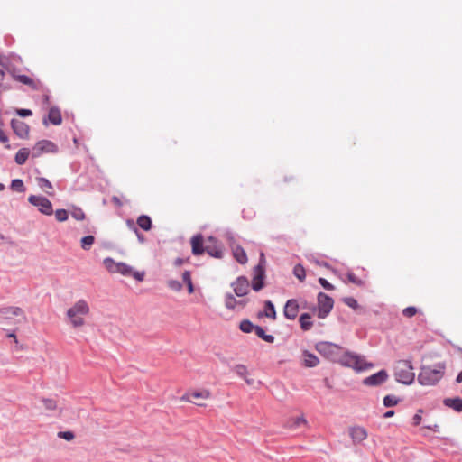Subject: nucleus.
Here are the masks:
<instances>
[{
    "label": "nucleus",
    "mask_w": 462,
    "mask_h": 462,
    "mask_svg": "<svg viewBox=\"0 0 462 462\" xmlns=\"http://www.w3.org/2000/svg\"><path fill=\"white\" fill-rule=\"evenodd\" d=\"M90 313V307L87 300H78L66 311V317L69 324L73 328H79L86 324V318Z\"/></svg>",
    "instance_id": "1"
},
{
    "label": "nucleus",
    "mask_w": 462,
    "mask_h": 462,
    "mask_svg": "<svg viewBox=\"0 0 462 462\" xmlns=\"http://www.w3.org/2000/svg\"><path fill=\"white\" fill-rule=\"evenodd\" d=\"M444 371L443 363H439L434 367L423 366L418 375V381L421 385H434L443 377Z\"/></svg>",
    "instance_id": "2"
},
{
    "label": "nucleus",
    "mask_w": 462,
    "mask_h": 462,
    "mask_svg": "<svg viewBox=\"0 0 462 462\" xmlns=\"http://www.w3.org/2000/svg\"><path fill=\"white\" fill-rule=\"evenodd\" d=\"M103 263L110 273H118L124 276H133L138 282L143 281L144 272L134 271L133 267L125 263H116L110 257L105 258Z\"/></svg>",
    "instance_id": "3"
},
{
    "label": "nucleus",
    "mask_w": 462,
    "mask_h": 462,
    "mask_svg": "<svg viewBox=\"0 0 462 462\" xmlns=\"http://www.w3.org/2000/svg\"><path fill=\"white\" fill-rule=\"evenodd\" d=\"M338 363L344 366L351 367L356 372H362L374 366L372 363L366 362L364 356L350 352L342 354Z\"/></svg>",
    "instance_id": "4"
},
{
    "label": "nucleus",
    "mask_w": 462,
    "mask_h": 462,
    "mask_svg": "<svg viewBox=\"0 0 462 462\" xmlns=\"http://www.w3.org/2000/svg\"><path fill=\"white\" fill-rule=\"evenodd\" d=\"M396 381L403 384H411L415 379L413 366L408 360H399L394 366Z\"/></svg>",
    "instance_id": "5"
},
{
    "label": "nucleus",
    "mask_w": 462,
    "mask_h": 462,
    "mask_svg": "<svg viewBox=\"0 0 462 462\" xmlns=\"http://www.w3.org/2000/svg\"><path fill=\"white\" fill-rule=\"evenodd\" d=\"M316 349L327 358L338 362L341 357V347L330 342H320L316 346Z\"/></svg>",
    "instance_id": "6"
},
{
    "label": "nucleus",
    "mask_w": 462,
    "mask_h": 462,
    "mask_svg": "<svg viewBox=\"0 0 462 462\" xmlns=\"http://www.w3.org/2000/svg\"><path fill=\"white\" fill-rule=\"evenodd\" d=\"M334 306V300L331 297L319 292L318 294V317L319 319H325L332 310Z\"/></svg>",
    "instance_id": "7"
},
{
    "label": "nucleus",
    "mask_w": 462,
    "mask_h": 462,
    "mask_svg": "<svg viewBox=\"0 0 462 462\" xmlns=\"http://www.w3.org/2000/svg\"><path fill=\"white\" fill-rule=\"evenodd\" d=\"M264 263L263 254H261V261L254 269V277L252 281V287L255 291L263 288V279L265 277V271L263 263Z\"/></svg>",
    "instance_id": "8"
},
{
    "label": "nucleus",
    "mask_w": 462,
    "mask_h": 462,
    "mask_svg": "<svg viewBox=\"0 0 462 462\" xmlns=\"http://www.w3.org/2000/svg\"><path fill=\"white\" fill-rule=\"evenodd\" d=\"M28 201L32 205L37 207L41 213L48 216L52 214V205L47 198L42 196L31 195L28 198Z\"/></svg>",
    "instance_id": "9"
},
{
    "label": "nucleus",
    "mask_w": 462,
    "mask_h": 462,
    "mask_svg": "<svg viewBox=\"0 0 462 462\" xmlns=\"http://www.w3.org/2000/svg\"><path fill=\"white\" fill-rule=\"evenodd\" d=\"M58 150V146L51 141L42 140L36 143L32 148V157H39L42 153H56Z\"/></svg>",
    "instance_id": "10"
},
{
    "label": "nucleus",
    "mask_w": 462,
    "mask_h": 462,
    "mask_svg": "<svg viewBox=\"0 0 462 462\" xmlns=\"http://www.w3.org/2000/svg\"><path fill=\"white\" fill-rule=\"evenodd\" d=\"M210 396H211L210 391L207 390V389H203L201 391H193V392H189V393H185L184 395H182L181 401L187 402H191V403H194V404H196L198 406H205L204 403L199 402H196L193 399L208 400V399L210 398Z\"/></svg>",
    "instance_id": "11"
},
{
    "label": "nucleus",
    "mask_w": 462,
    "mask_h": 462,
    "mask_svg": "<svg viewBox=\"0 0 462 462\" xmlns=\"http://www.w3.org/2000/svg\"><path fill=\"white\" fill-rule=\"evenodd\" d=\"M14 317L21 318L23 322L27 320L24 311L19 307L10 306L0 309L1 319H12Z\"/></svg>",
    "instance_id": "12"
},
{
    "label": "nucleus",
    "mask_w": 462,
    "mask_h": 462,
    "mask_svg": "<svg viewBox=\"0 0 462 462\" xmlns=\"http://www.w3.org/2000/svg\"><path fill=\"white\" fill-rule=\"evenodd\" d=\"M205 252H207L210 256L217 259L223 257L222 245L213 236H209L208 238Z\"/></svg>",
    "instance_id": "13"
},
{
    "label": "nucleus",
    "mask_w": 462,
    "mask_h": 462,
    "mask_svg": "<svg viewBox=\"0 0 462 462\" xmlns=\"http://www.w3.org/2000/svg\"><path fill=\"white\" fill-rule=\"evenodd\" d=\"M234 292L238 297L245 296L249 291V282L246 277L240 276L231 284Z\"/></svg>",
    "instance_id": "14"
},
{
    "label": "nucleus",
    "mask_w": 462,
    "mask_h": 462,
    "mask_svg": "<svg viewBox=\"0 0 462 462\" xmlns=\"http://www.w3.org/2000/svg\"><path fill=\"white\" fill-rule=\"evenodd\" d=\"M348 433L355 445L361 444L368 437L367 430L361 426L350 427Z\"/></svg>",
    "instance_id": "15"
},
{
    "label": "nucleus",
    "mask_w": 462,
    "mask_h": 462,
    "mask_svg": "<svg viewBox=\"0 0 462 462\" xmlns=\"http://www.w3.org/2000/svg\"><path fill=\"white\" fill-rule=\"evenodd\" d=\"M388 379V374L385 370H381L363 380V384L366 386H378Z\"/></svg>",
    "instance_id": "16"
},
{
    "label": "nucleus",
    "mask_w": 462,
    "mask_h": 462,
    "mask_svg": "<svg viewBox=\"0 0 462 462\" xmlns=\"http://www.w3.org/2000/svg\"><path fill=\"white\" fill-rule=\"evenodd\" d=\"M11 126L14 132L23 139H25L29 135V126L24 122L19 119H12Z\"/></svg>",
    "instance_id": "17"
},
{
    "label": "nucleus",
    "mask_w": 462,
    "mask_h": 462,
    "mask_svg": "<svg viewBox=\"0 0 462 462\" xmlns=\"http://www.w3.org/2000/svg\"><path fill=\"white\" fill-rule=\"evenodd\" d=\"M299 312V304L297 300L291 299L287 300L284 306L283 313L284 316L291 320L296 319Z\"/></svg>",
    "instance_id": "18"
},
{
    "label": "nucleus",
    "mask_w": 462,
    "mask_h": 462,
    "mask_svg": "<svg viewBox=\"0 0 462 462\" xmlns=\"http://www.w3.org/2000/svg\"><path fill=\"white\" fill-rule=\"evenodd\" d=\"M192 254L194 255H200L205 252L203 246V237L201 235H196L191 238Z\"/></svg>",
    "instance_id": "19"
},
{
    "label": "nucleus",
    "mask_w": 462,
    "mask_h": 462,
    "mask_svg": "<svg viewBox=\"0 0 462 462\" xmlns=\"http://www.w3.org/2000/svg\"><path fill=\"white\" fill-rule=\"evenodd\" d=\"M302 363L306 367H314L319 364V358L309 351H303Z\"/></svg>",
    "instance_id": "20"
},
{
    "label": "nucleus",
    "mask_w": 462,
    "mask_h": 462,
    "mask_svg": "<svg viewBox=\"0 0 462 462\" xmlns=\"http://www.w3.org/2000/svg\"><path fill=\"white\" fill-rule=\"evenodd\" d=\"M232 251L234 257L239 263L245 264L247 262L246 253L240 245H232Z\"/></svg>",
    "instance_id": "21"
},
{
    "label": "nucleus",
    "mask_w": 462,
    "mask_h": 462,
    "mask_svg": "<svg viewBox=\"0 0 462 462\" xmlns=\"http://www.w3.org/2000/svg\"><path fill=\"white\" fill-rule=\"evenodd\" d=\"M234 370H235V372L236 373V374L238 376H240L243 379H245V383L248 385H253L254 384V379L248 377L247 368L244 365H236Z\"/></svg>",
    "instance_id": "22"
},
{
    "label": "nucleus",
    "mask_w": 462,
    "mask_h": 462,
    "mask_svg": "<svg viewBox=\"0 0 462 462\" xmlns=\"http://www.w3.org/2000/svg\"><path fill=\"white\" fill-rule=\"evenodd\" d=\"M445 406L452 408L456 411H462V399L457 398H446L443 401Z\"/></svg>",
    "instance_id": "23"
},
{
    "label": "nucleus",
    "mask_w": 462,
    "mask_h": 462,
    "mask_svg": "<svg viewBox=\"0 0 462 462\" xmlns=\"http://www.w3.org/2000/svg\"><path fill=\"white\" fill-rule=\"evenodd\" d=\"M48 118L49 121L55 125H60L62 121L60 111L56 107H51L50 109Z\"/></svg>",
    "instance_id": "24"
},
{
    "label": "nucleus",
    "mask_w": 462,
    "mask_h": 462,
    "mask_svg": "<svg viewBox=\"0 0 462 462\" xmlns=\"http://www.w3.org/2000/svg\"><path fill=\"white\" fill-rule=\"evenodd\" d=\"M43 408L49 411H59L58 402L52 398H42L41 400Z\"/></svg>",
    "instance_id": "25"
},
{
    "label": "nucleus",
    "mask_w": 462,
    "mask_h": 462,
    "mask_svg": "<svg viewBox=\"0 0 462 462\" xmlns=\"http://www.w3.org/2000/svg\"><path fill=\"white\" fill-rule=\"evenodd\" d=\"M14 78L17 81L31 87L32 89H37L38 88L37 83L32 79H31L29 76H27V75H14Z\"/></svg>",
    "instance_id": "26"
},
{
    "label": "nucleus",
    "mask_w": 462,
    "mask_h": 462,
    "mask_svg": "<svg viewBox=\"0 0 462 462\" xmlns=\"http://www.w3.org/2000/svg\"><path fill=\"white\" fill-rule=\"evenodd\" d=\"M30 155V151L27 148L20 149L15 154V162L18 165H23L25 163L26 160Z\"/></svg>",
    "instance_id": "27"
},
{
    "label": "nucleus",
    "mask_w": 462,
    "mask_h": 462,
    "mask_svg": "<svg viewBox=\"0 0 462 462\" xmlns=\"http://www.w3.org/2000/svg\"><path fill=\"white\" fill-rule=\"evenodd\" d=\"M311 316L309 313H303L300 317V328L304 330H310L312 328Z\"/></svg>",
    "instance_id": "28"
},
{
    "label": "nucleus",
    "mask_w": 462,
    "mask_h": 462,
    "mask_svg": "<svg viewBox=\"0 0 462 462\" xmlns=\"http://www.w3.org/2000/svg\"><path fill=\"white\" fill-rule=\"evenodd\" d=\"M137 225L143 230L148 231L152 227V220L150 217L142 215L137 218Z\"/></svg>",
    "instance_id": "29"
},
{
    "label": "nucleus",
    "mask_w": 462,
    "mask_h": 462,
    "mask_svg": "<svg viewBox=\"0 0 462 462\" xmlns=\"http://www.w3.org/2000/svg\"><path fill=\"white\" fill-rule=\"evenodd\" d=\"M264 315L267 318H271L273 319H276V311L274 309V305L271 300H266L264 305Z\"/></svg>",
    "instance_id": "30"
},
{
    "label": "nucleus",
    "mask_w": 462,
    "mask_h": 462,
    "mask_svg": "<svg viewBox=\"0 0 462 462\" xmlns=\"http://www.w3.org/2000/svg\"><path fill=\"white\" fill-rule=\"evenodd\" d=\"M95 242V237L93 236H87L81 238L80 245L83 250H89L92 245Z\"/></svg>",
    "instance_id": "31"
},
{
    "label": "nucleus",
    "mask_w": 462,
    "mask_h": 462,
    "mask_svg": "<svg viewBox=\"0 0 462 462\" xmlns=\"http://www.w3.org/2000/svg\"><path fill=\"white\" fill-rule=\"evenodd\" d=\"M255 327L251 321L245 319L240 323V329L245 333H251L254 331Z\"/></svg>",
    "instance_id": "32"
},
{
    "label": "nucleus",
    "mask_w": 462,
    "mask_h": 462,
    "mask_svg": "<svg viewBox=\"0 0 462 462\" xmlns=\"http://www.w3.org/2000/svg\"><path fill=\"white\" fill-rule=\"evenodd\" d=\"M307 424V420H305V418L303 416H300V417H296V418H292L290 421H289V426L291 428H299L300 427L301 425H306Z\"/></svg>",
    "instance_id": "33"
},
{
    "label": "nucleus",
    "mask_w": 462,
    "mask_h": 462,
    "mask_svg": "<svg viewBox=\"0 0 462 462\" xmlns=\"http://www.w3.org/2000/svg\"><path fill=\"white\" fill-rule=\"evenodd\" d=\"M293 274L300 281H304L306 277L305 269L301 264H297L293 268Z\"/></svg>",
    "instance_id": "34"
},
{
    "label": "nucleus",
    "mask_w": 462,
    "mask_h": 462,
    "mask_svg": "<svg viewBox=\"0 0 462 462\" xmlns=\"http://www.w3.org/2000/svg\"><path fill=\"white\" fill-rule=\"evenodd\" d=\"M11 189L13 190L18 191V192H23L24 191V185L22 180L20 179H14L11 182Z\"/></svg>",
    "instance_id": "35"
},
{
    "label": "nucleus",
    "mask_w": 462,
    "mask_h": 462,
    "mask_svg": "<svg viewBox=\"0 0 462 462\" xmlns=\"http://www.w3.org/2000/svg\"><path fill=\"white\" fill-rule=\"evenodd\" d=\"M71 217L79 221H82L85 219L86 215L80 208H74L71 211Z\"/></svg>",
    "instance_id": "36"
},
{
    "label": "nucleus",
    "mask_w": 462,
    "mask_h": 462,
    "mask_svg": "<svg viewBox=\"0 0 462 462\" xmlns=\"http://www.w3.org/2000/svg\"><path fill=\"white\" fill-rule=\"evenodd\" d=\"M236 303L237 301L232 294H226L225 299V305L227 309L233 310L236 307Z\"/></svg>",
    "instance_id": "37"
},
{
    "label": "nucleus",
    "mask_w": 462,
    "mask_h": 462,
    "mask_svg": "<svg viewBox=\"0 0 462 462\" xmlns=\"http://www.w3.org/2000/svg\"><path fill=\"white\" fill-rule=\"evenodd\" d=\"M55 217L59 222H64L68 219L69 214L65 209H57L55 211Z\"/></svg>",
    "instance_id": "38"
},
{
    "label": "nucleus",
    "mask_w": 462,
    "mask_h": 462,
    "mask_svg": "<svg viewBox=\"0 0 462 462\" xmlns=\"http://www.w3.org/2000/svg\"><path fill=\"white\" fill-rule=\"evenodd\" d=\"M168 287L174 291H180L182 290V284L177 280H170L167 282Z\"/></svg>",
    "instance_id": "39"
},
{
    "label": "nucleus",
    "mask_w": 462,
    "mask_h": 462,
    "mask_svg": "<svg viewBox=\"0 0 462 462\" xmlns=\"http://www.w3.org/2000/svg\"><path fill=\"white\" fill-rule=\"evenodd\" d=\"M398 403V399L395 396L393 395H386L383 398V404L386 407H392Z\"/></svg>",
    "instance_id": "40"
},
{
    "label": "nucleus",
    "mask_w": 462,
    "mask_h": 462,
    "mask_svg": "<svg viewBox=\"0 0 462 462\" xmlns=\"http://www.w3.org/2000/svg\"><path fill=\"white\" fill-rule=\"evenodd\" d=\"M37 181H38V185L42 189H52L51 183L47 179H45L43 177L38 178Z\"/></svg>",
    "instance_id": "41"
},
{
    "label": "nucleus",
    "mask_w": 462,
    "mask_h": 462,
    "mask_svg": "<svg viewBox=\"0 0 462 462\" xmlns=\"http://www.w3.org/2000/svg\"><path fill=\"white\" fill-rule=\"evenodd\" d=\"M343 301L350 308L356 310L358 308V303L356 299L352 297H346L343 300Z\"/></svg>",
    "instance_id": "42"
},
{
    "label": "nucleus",
    "mask_w": 462,
    "mask_h": 462,
    "mask_svg": "<svg viewBox=\"0 0 462 462\" xmlns=\"http://www.w3.org/2000/svg\"><path fill=\"white\" fill-rule=\"evenodd\" d=\"M418 312L415 307H407L402 310V314L407 318H411Z\"/></svg>",
    "instance_id": "43"
},
{
    "label": "nucleus",
    "mask_w": 462,
    "mask_h": 462,
    "mask_svg": "<svg viewBox=\"0 0 462 462\" xmlns=\"http://www.w3.org/2000/svg\"><path fill=\"white\" fill-rule=\"evenodd\" d=\"M347 279H348V281H349L350 282L355 283V284H356V285H358V286H362V285L364 284V282H363L361 279L357 278V277H356L354 273H349L347 274Z\"/></svg>",
    "instance_id": "44"
},
{
    "label": "nucleus",
    "mask_w": 462,
    "mask_h": 462,
    "mask_svg": "<svg viewBox=\"0 0 462 462\" xmlns=\"http://www.w3.org/2000/svg\"><path fill=\"white\" fill-rule=\"evenodd\" d=\"M58 436L61 439H64L68 441H70L74 439V433L72 431H60Z\"/></svg>",
    "instance_id": "45"
},
{
    "label": "nucleus",
    "mask_w": 462,
    "mask_h": 462,
    "mask_svg": "<svg viewBox=\"0 0 462 462\" xmlns=\"http://www.w3.org/2000/svg\"><path fill=\"white\" fill-rule=\"evenodd\" d=\"M319 284L328 291L334 290V285H332L330 282H328L325 278H319Z\"/></svg>",
    "instance_id": "46"
},
{
    "label": "nucleus",
    "mask_w": 462,
    "mask_h": 462,
    "mask_svg": "<svg viewBox=\"0 0 462 462\" xmlns=\"http://www.w3.org/2000/svg\"><path fill=\"white\" fill-rule=\"evenodd\" d=\"M127 225L128 226H130L131 228L134 229V231L136 233L137 235V237H138V240L141 242V243H143L144 241V237L143 235H141L139 232H138V229L135 227L134 226V223L132 221V220H128L127 221Z\"/></svg>",
    "instance_id": "47"
},
{
    "label": "nucleus",
    "mask_w": 462,
    "mask_h": 462,
    "mask_svg": "<svg viewBox=\"0 0 462 462\" xmlns=\"http://www.w3.org/2000/svg\"><path fill=\"white\" fill-rule=\"evenodd\" d=\"M0 142L6 144L5 148L10 149V145L8 144V137L3 129H0Z\"/></svg>",
    "instance_id": "48"
},
{
    "label": "nucleus",
    "mask_w": 462,
    "mask_h": 462,
    "mask_svg": "<svg viewBox=\"0 0 462 462\" xmlns=\"http://www.w3.org/2000/svg\"><path fill=\"white\" fill-rule=\"evenodd\" d=\"M16 114L22 117H26L32 116V112L30 109H17Z\"/></svg>",
    "instance_id": "49"
},
{
    "label": "nucleus",
    "mask_w": 462,
    "mask_h": 462,
    "mask_svg": "<svg viewBox=\"0 0 462 462\" xmlns=\"http://www.w3.org/2000/svg\"><path fill=\"white\" fill-rule=\"evenodd\" d=\"M182 280L186 283V285H188L189 283H190L192 282V280H191V273H190L189 271H185L182 273Z\"/></svg>",
    "instance_id": "50"
},
{
    "label": "nucleus",
    "mask_w": 462,
    "mask_h": 462,
    "mask_svg": "<svg viewBox=\"0 0 462 462\" xmlns=\"http://www.w3.org/2000/svg\"><path fill=\"white\" fill-rule=\"evenodd\" d=\"M420 412H421V410H419L418 411V413H416L414 416H413V424L415 426L419 425L421 421V415H420Z\"/></svg>",
    "instance_id": "51"
},
{
    "label": "nucleus",
    "mask_w": 462,
    "mask_h": 462,
    "mask_svg": "<svg viewBox=\"0 0 462 462\" xmlns=\"http://www.w3.org/2000/svg\"><path fill=\"white\" fill-rule=\"evenodd\" d=\"M254 333L262 339L266 334L265 331L259 326L255 327Z\"/></svg>",
    "instance_id": "52"
},
{
    "label": "nucleus",
    "mask_w": 462,
    "mask_h": 462,
    "mask_svg": "<svg viewBox=\"0 0 462 462\" xmlns=\"http://www.w3.org/2000/svg\"><path fill=\"white\" fill-rule=\"evenodd\" d=\"M263 340L268 342V343H273L274 341V337L272 336V335H267L265 334V336L263 337Z\"/></svg>",
    "instance_id": "53"
},
{
    "label": "nucleus",
    "mask_w": 462,
    "mask_h": 462,
    "mask_svg": "<svg viewBox=\"0 0 462 462\" xmlns=\"http://www.w3.org/2000/svg\"><path fill=\"white\" fill-rule=\"evenodd\" d=\"M183 263H184V259H182V258H177V259H175V261H174V265H175V266H180L181 264H183Z\"/></svg>",
    "instance_id": "54"
},
{
    "label": "nucleus",
    "mask_w": 462,
    "mask_h": 462,
    "mask_svg": "<svg viewBox=\"0 0 462 462\" xmlns=\"http://www.w3.org/2000/svg\"><path fill=\"white\" fill-rule=\"evenodd\" d=\"M187 287H188V291H189V293H190V294H191V293H193V292H194V286H193V282H191L190 283H189V284L187 285Z\"/></svg>",
    "instance_id": "55"
},
{
    "label": "nucleus",
    "mask_w": 462,
    "mask_h": 462,
    "mask_svg": "<svg viewBox=\"0 0 462 462\" xmlns=\"http://www.w3.org/2000/svg\"><path fill=\"white\" fill-rule=\"evenodd\" d=\"M394 415V411H388L384 413L383 417L384 418H390V417H393Z\"/></svg>",
    "instance_id": "56"
},
{
    "label": "nucleus",
    "mask_w": 462,
    "mask_h": 462,
    "mask_svg": "<svg viewBox=\"0 0 462 462\" xmlns=\"http://www.w3.org/2000/svg\"><path fill=\"white\" fill-rule=\"evenodd\" d=\"M456 382L457 383H462V371L457 374V378H456Z\"/></svg>",
    "instance_id": "57"
},
{
    "label": "nucleus",
    "mask_w": 462,
    "mask_h": 462,
    "mask_svg": "<svg viewBox=\"0 0 462 462\" xmlns=\"http://www.w3.org/2000/svg\"><path fill=\"white\" fill-rule=\"evenodd\" d=\"M8 337H14L15 339V342H17L16 337L14 333L8 334Z\"/></svg>",
    "instance_id": "58"
},
{
    "label": "nucleus",
    "mask_w": 462,
    "mask_h": 462,
    "mask_svg": "<svg viewBox=\"0 0 462 462\" xmlns=\"http://www.w3.org/2000/svg\"><path fill=\"white\" fill-rule=\"evenodd\" d=\"M113 201H114V202H116V204H118V205H120V204H121V203H120V201H119V199H118L116 197H114V198H113Z\"/></svg>",
    "instance_id": "59"
},
{
    "label": "nucleus",
    "mask_w": 462,
    "mask_h": 462,
    "mask_svg": "<svg viewBox=\"0 0 462 462\" xmlns=\"http://www.w3.org/2000/svg\"><path fill=\"white\" fill-rule=\"evenodd\" d=\"M4 72L0 69V82L3 80Z\"/></svg>",
    "instance_id": "60"
},
{
    "label": "nucleus",
    "mask_w": 462,
    "mask_h": 462,
    "mask_svg": "<svg viewBox=\"0 0 462 462\" xmlns=\"http://www.w3.org/2000/svg\"><path fill=\"white\" fill-rule=\"evenodd\" d=\"M5 189V185L3 183H0V190H4Z\"/></svg>",
    "instance_id": "61"
}]
</instances>
